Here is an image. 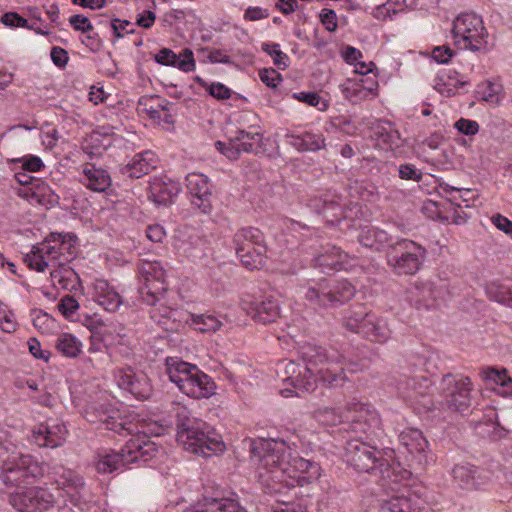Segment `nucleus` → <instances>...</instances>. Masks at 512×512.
<instances>
[{
  "instance_id": "a878e982",
  "label": "nucleus",
  "mask_w": 512,
  "mask_h": 512,
  "mask_svg": "<svg viewBox=\"0 0 512 512\" xmlns=\"http://www.w3.org/2000/svg\"><path fill=\"white\" fill-rule=\"evenodd\" d=\"M95 301L107 311H116L122 304V297L106 280L98 279L94 283Z\"/></svg>"
},
{
  "instance_id": "864d4df0",
  "label": "nucleus",
  "mask_w": 512,
  "mask_h": 512,
  "mask_svg": "<svg viewBox=\"0 0 512 512\" xmlns=\"http://www.w3.org/2000/svg\"><path fill=\"white\" fill-rule=\"evenodd\" d=\"M234 136L235 140H237L239 143L248 142L253 144V151L260 145L263 139L262 134L258 132H248L241 129L237 130Z\"/></svg>"
},
{
  "instance_id": "dca6fc26",
  "label": "nucleus",
  "mask_w": 512,
  "mask_h": 512,
  "mask_svg": "<svg viewBox=\"0 0 512 512\" xmlns=\"http://www.w3.org/2000/svg\"><path fill=\"white\" fill-rule=\"evenodd\" d=\"M67 429L64 424L41 423L32 431V440L39 447L57 448L66 439Z\"/></svg>"
},
{
  "instance_id": "680f3d73",
  "label": "nucleus",
  "mask_w": 512,
  "mask_h": 512,
  "mask_svg": "<svg viewBox=\"0 0 512 512\" xmlns=\"http://www.w3.org/2000/svg\"><path fill=\"white\" fill-rule=\"evenodd\" d=\"M51 60L59 68H64L69 60L68 53L65 49L55 46L51 49Z\"/></svg>"
},
{
  "instance_id": "f03ea898",
  "label": "nucleus",
  "mask_w": 512,
  "mask_h": 512,
  "mask_svg": "<svg viewBox=\"0 0 512 512\" xmlns=\"http://www.w3.org/2000/svg\"><path fill=\"white\" fill-rule=\"evenodd\" d=\"M304 364L294 361L283 362V382L295 389V394L313 391L316 387L317 376L329 388L344 386L348 381L346 368L349 372L357 371V364L346 362L343 354L336 350L328 351L318 346H307L301 352Z\"/></svg>"
},
{
  "instance_id": "412c9836",
  "label": "nucleus",
  "mask_w": 512,
  "mask_h": 512,
  "mask_svg": "<svg viewBox=\"0 0 512 512\" xmlns=\"http://www.w3.org/2000/svg\"><path fill=\"white\" fill-rule=\"evenodd\" d=\"M180 192V185L167 177L154 178L150 182V198L158 205H168Z\"/></svg>"
},
{
  "instance_id": "5701e85b",
  "label": "nucleus",
  "mask_w": 512,
  "mask_h": 512,
  "mask_svg": "<svg viewBox=\"0 0 512 512\" xmlns=\"http://www.w3.org/2000/svg\"><path fill=\"white\" fill-rule=\"evenodd\" d=\"M80 182L92 191L105 192L111 186L112 180L105 169L87 163L83 167Z\"/></svg>"
},
{
  "instance_id": "4be33fe9",
  "label": "nucleus",
  "mask_w": 512,
  "mask_h": 512,
  "mask_svg": "<svg viewBox=\"0 0 512 512\" xmlns=\"http://www.w3.org/2000/svg\"><path fill=\"white\" fill-rule=\"evenodd\" d=\"M161 65L177 67L183 72H191L195 69V60L192 50L185 48L177 55L169 48H162L154 57Z\"/></svg>"
},
{
  "instance_id": "f8f14e48",
  "label": "nucleus",
  "mask_w": 512,
  "mask_h": 512,
  "mask_svg": "<svg viewBox=\"0 0 512 512\" xmlns=\"http://www.w3.org/2000/svg\"><path fill=\"white\" fill-rule=\"evenodd\" d=\"M138 273L143 281L139 287V294L143 302L156 304L163 299L167 284L165 271L158 261L143 260L138 265Z\"/></svg>"
},
{
  "instance_id": "a18cd8bd",
  "label": "nucleus",
  "mask_w": 512,
  "mask_h": 512,
  "mask_svg": "<svg viewBox=\"0 0 512 512\" xmlns=\"http://www.w3.org/2000/svg\"><path fill=\"white\" fill-rule=\"evenodd\" d=\"M262 50L273 59L274 65L279 69L285 70L289 66V57L279 49V44L263 43Z\"/></svg>"
},
{
  "instance_id": "39448f33",
  "label": "nucleus",
  "mask_w": 512,
  "mask_h": 512,
  "mask_svg": "<svg viewBox=\"0 0 512 512\" xmlns=\"http://www.w3.org/2000/svg\"><path fill=\"white\" fill-rule=\"evenodd\" d=\"M308 306L314 310L337 308L349 302L355 295V287L345 279H320L300 286Z\"/></svg>"
},
{
  "instance_id": "aec40b11",
  "label": "nucleus",
  "mask_w": 512,
  "mask_h": 512,
  "mask_svg": "<svg viewBox=\"0 0 512 512\" xmlns=\"http://www.w3.org/2000/svg\"><path fill=\"white\" fill-rule=\"evenodd\" d=\"M55 247L56 243H54V239L50 234L44 242L32 247L31 252L26 254L24 261L30 268L43 272L50 266Z\"/></svg>"
},
{
  "instance_id": "3c124183",
  "label": "nucleus",
  "mask_w": 512,
  "mask_h": 512,
  "mask_svg": "<svg viewBox=\"0 0 512 512\" xmlns=\"http://www.w3.org/2000/svg\"><path fill=\"white\" fill-rule=\"evenodd\" d=\"M398 175L403 180L419 182L422 179V172L414 164H401L398 168Z\"/></svg>"
},
{
  "instance_id": "f257e3e1",
  "label": "nucleus",
  "mask_w": 512,
  "mask_h": 512,
  "mask_svg": "<svg viewBox=\"0 0 512 512\" xmlns=\"http://www.w3.org/2000/svg\"><path fill=\"white\" fill-rule=\"evenodd\" d=\"M251 454L259 462V477L269 494H282L296 484L304 486L320 475L316 462L300 457L284 440L254 441Z\"/></svg>"
},
{
  "instance_id": "338daca9",
  "label": "nucleus",
  "mask_w": 512,
  "mask_h": 512,
  "mask_svg": "<svg viewBox=\"0 0 512 512\" xmlns=\"http://www.w3.org/2000/svg\"><path fill=\"white\" fill-rule=\"evenodd\" d=\"M491 222L502 232L512 237V221L507 217L496 214L491 218Z\"/></svg>"
},
{
  "instance_id": "9d476101",
  "label": "nucleus",
  "mask_w": 512,
  "mask_h": 512,
  "mask_svg": "<svg viewBox=\"0 0 512 512\" xmlns=\"http://www.w3.org/2000/svg\"><path fill=\"white\" fill-rule=\"evenodd\" d=\"M345 461L358 472L373 473L377 470L383 478H390L388 462L376 447L361 441L351 439L345 446Z\"/></svg>"
},
{
  "instance_id": "7ed1b4c3",
  "label": "nucleus",
  "mask_w": 512,
  "mask_h": 512,
  "mask_svg": "<svg viewBox=\"0 0 512 512\" xmlns=\"http://www.w3.org/2000/svg\"><path fill=\"white\" fill-rule=\"evenodd\" d=\"M174 411L177 442L185 450L203 457H209L224 451L225 445L219 439V436L214 432L204 431L205 423L192 417L186 407L177 405Z\"/></svg>"
},
{
  "instance_id": "423d86ee",
  "label": "nucleus",
  "mask_w": 512,
  "mask_h": 512,
  "mask_svg": "<svg viewBox=\"0 0 512 512\" xmlns=\"http://www.w3.org/2000/svg\"><path fill=\"white\" fill-rule=\"evenodd\" d=\"M45 474V466L31 455H18L3 461L0 470V481L8 489L25 488Z\"/></svg>"
},
{
  "instance_id": "473e14b6",
  "label": "nucleus",
  "mask_w": 512,
  "mask_h": 512,
  "mask_svg": "<svg viewBox=\"0 0 512 512\" xmlns=\"http://www.w3.org/2000/svg\"><path fill=\"white\" fill-rule=\"evenodd\" d=\"M288 143L300 152L318 151L325 146L321 135L305 133L303 135L287 134Z\"/></svg>"
},
{
  "instance_id": "4d7b16f0",
  "label": "nucleus",
  "mask_w": 512,
  "mask_h": 512,
  "mask_svg": "<svg viewBox=\"0 0 512 512\" xmlns=\"http://www.w3.org/2000/svg\"><path fill=\"white\" fill-rule=\"evenodd\" d=\"M2 23L9 27L28 28V22L16 12H8L2 16Z\"/></svg>"
},
{
  "instance_id": "69168bd1",
  "label": "nucleus",
  "mask_w": 512,
  "mask_h": 512,
  "mask_svg": "<svg viewBox=\"0 0 512 512\" xmlns=\"http://www.w3.org/2000/svg\"><path fill=\"white\" fill-rule=\"evenodd\" d=\"M29 352L37 359H42L44 361L49 360V351L42 350L40 342L36 338H30L28 341Z\"/></svg>"
},
{
  "instance_id": "774afa93",
  "label": "nucleus",
  "mask_w": 512,
  "mask_h": 512,
  "mask_svg": "<svg viewBox=\"0 0 512 512\" xmlns=\"http://www.w3.org/2000/svg\"><path fill=\"white\" fill-rule=\"evenodd\" d=\"M147 238L155 243H160L166 236L165 229L159 224L149 225L146 230Z\"/></svg>"
},
{
  "instance_id": "e2e57ef3",
  "label": "nucleus",
  "mask_w": 512,
  "mask_h": 512,
  "mask_svg": "<svg viewBox=\"0 0 512 512\" xmlns=\"http://www.w3.org/2000/svg\"><path fill=\"white\" fill-rule=\"evenodd\" d=\"M58 308L64 315L68 316L79 308V304L73 296L67 295L61 299Z\"/></svg>"
},
{
  "instance_id": "2eb2a0df",
  "label": "nucleus",
  "mask_w": 512,
  "mask_h": 512,
  "mask_svg": "<svg viewBox=\"0 0 512 512\" xmlns=\"http://www.w3.org/2000/svg\"><path fill=\"white\" fill-rule=\"evenodd\" d=\"M117 385L134 395L137 399H148L152 393L150 380L144 374L137 375L131 369H118L115 372Z\"/></svg>"
},
{
  "instance_id": "9b49d317",
  "label": "nucleus",
  "mask_w": 512,
  "mask_h": 512,
  "mask_svg": "<svg viewBox=\"0 0 512 512\" xmlns=\"http://www.w3.org/2000/svg\"><path fill=\"white\" fill-rule=\"evenodd\" d=\"M471 381L468 377H456L452 374L443 376L440 383V399L438 404L441 409L449 412H464L471 405Z\"/></svg>"
},
{
  "instance_id": "c9c22d12",
  "label": "nucleus",
  "mask_w": 512,
  "mask_h": 512,
  "mask_svg": "<svg viewBox=\"0 0 512 512\" xmlns=\"http://www.w3.org/2000/svg\"><path fill=\"white\" fill-rule=\"evenodd\" d=\"M347 258L348 254L346 252L334 246L331 253L320 255L317 257L316 262L324 271L341 270L344 268Z\"/></svg>"
},
{
  "instance_id": "bb28decb",
  "label": "nucleus",
  "mask_w": 512,
  "mask_h": 512,
  "mask_svg": "<svg viewBox=\"0 0 512 512\" xmlns=\"http://www.w3.org/2000/svg\"><path fill=\"white\" fill-rule=\"evenodd\" d=\"M358 334H361L363 337L371 341L380 343L387 341L390 337V331L385 321L378 318L373 313H371V315L363 322L362 326H360Z\"/></svg>"
},
{
  "instance_id": "20e7f679",
  "label": "nucleus",
  "mask_w": 512,
  "mask_h": 512,
  "mask_svg": "<svg viewBox=\"0 0 512 512\" xmlns=\"http://www.w3.org/2000/svg\"><path fill=\"white\" fill-rule=\"evenodd\" d=\"M158 453L159 446L154 441L146 434H138L119 451L99 456L95 468L99 473H112L133 463H146Z\"/></svg>"
},
{
  "instance_id": "bf43d9fd",
  "label": "nucleus",
  "mask_w": 512,
  "mask_h": 512,
  "mask_svg": "<svg viewBox=\"0 0 512 512\" xmlns=\"http://www.w3.org/2000/svg\"><path fill=\"white\" fill-rule=\"evenodd\" d=\"M488 293L498 302H505L512 297L511 290L503 285L491 284L488 288Z\"/></svg>"
},
{
  "instance_id": "6ab92c4d",
  "label": "nucleus",
  "mask_w": 512,
  "mask_h": 512,
  "mask_svg": "<svg viewBox=\"0 0 512 512\" xmlns=\"http://www.w3.org/2000/svg\"><path fill=\"white\" fill-rule=\"evenodd\" d=\"M184 512H246V510L234 499L204 494L195 506Z\"/></svg>"
},
{
  "instance_id": "7c9ffc66",
  "label": "nucleus",
  "mask_w": 512,
  "mask_h": 512,
  "mask_svg": "<svg viewBox=\"0 0 512 512\" xmlns=\"http://www.w3.org/2000/svg\"><path fill=\"white\" fill-rule=\"evenodd\" d=\"M161 301L162 299L159 302H156V304H150L152 306L149 311L150 317L164 330H174L177 328L175 316L178 312L169 306H166Z\"/></svg>"
},
{
  "instance_id": "79ce46f5",
  "label": "nucleus",
  "mask_w": 512,
  "mask_h": 512,
  "mask_svg": "<svg viewBox=\"0 0 512 512\" xmlns=\"http://www.w3.org/2000/svg\"><path fill=\"white\" fill-rule=\"evenodd\" d=\"M313 417L322 425L335 426L343 421V415L335 408L320 407L313 413Z\"/></svg>"
},
{
  "instance_id": "393cba45",
  "label": "nucleus",
  "mask_w": 512,
  "mask_h": 512,
  "mask_svg": "<svg viewBox=\"0 0 512 512\" xmlns=\"http://www.w3.org/2000/svg\"><path fill=\"white\" fill-rule=\"evenodd\" d=\"M372 137L376 141L377 146L386 151H394L402 145L400 133L390 122L377 124L373 128Z\"/></svg>"
},
{
  "instance_id": "4c0bfd02",
  "label": "nucleus",
  "mask_w": 512,
  "mask_h": 512,
  "mask_svg": "<svg viewBox=\"0 0 512 512\" xmlns=\"http://www.w3.org/2000/svg\"><path fill=\"white\" fill-rule=\"evenodd\" d=\"M381 508L383 512H416L418 509L412 499L405 495L392 496L383 501Z\"/></svg>"
},
{
  "instance_id": "f3484780",
  "label": "nucleus",
  "mask_w": 512,
  "mask_h": 512,
  "mask_svg": "<svg viewBox=\"0 0 512 512\" xmlns=\"http://www.w3.org/2000/svg\"><path fill=\"white\" fill-rule=\"evenodd\" d=\"M248 314L256 323L262 325L274 323L281 316L279 301L273 296L255 300L250 304Z\"/></svg>"
},
{
  "instance_id": "4468645a",
  "label": "nucleus",
  "mask_w": 512,
  "mask_h": 512,
  "mask_svg": "<svg viewBox=\"0 0 512 512\" xmlns=\"http://www.w3.org/2000/svg\"><path fill=\"white\" fill-rule=\"evenodd\" d=\"M186 187L191 196V204L202 213H209L212 209V184L209 178L202 173H189L186 176Z\"/></svg>"
},
{
  "instance_id": "6e6d98bb",
  "label": "nucleus",
  "mask_w": 512,
  "mask_h": 512,
  "mask_svg": "<svg viewBox=\"0 0 512 512\" xmlns=\"http://www.w3.org/2000/svg\"><path fill=\"white\" fill-rule=\"evenodd\" d=\"M259 77L268 87L275 88L282 80L281 74L275 69H263L259 71Z\"/></svg>"
},
{
  "instance_id": "49530a36",
  "label": "nucleus",
  "mask_w": 512,
  "mask_h": 512,
  "mask_svg": "<svg viewBox=\"0 0 512 512\" xmlns=\"http://www.w3.org/2000/svg\"><path fill=\"white\" fill-rule=\"evenodd\" d=\"M242 152H253V144L248 142L239 143L235 140V136L230 137L224 155L230 160H237Z\"/></svg>"
},
{
  "instance_id": "052dcab7",
  "label": "nucleus",
  "mask_w": 512,
  "mask_h": 512,
  "mask_svg": "<svg viewBox=\"0 0 512 512\" xmlns=\"http://www.w3.org/2000/svg\"><path fill=\"white\" fill-rule=\"evenodd\" d=\"M453 56V51L448 46H437L432 50V58L440 64H446Z\"/></svg>"
},
{
  "instance_id": "6e6552de",
  "label": "nucleus",
  "mask_w": 512,
  "mask_h": 512,
  "mask_svg": "<svg viewBox=\"0 0 512 512\" xmlns=\"http://www.w3.org/2000/svg\"><path fill=\"white\" fill-rule=\"evenodd\" d=\"M452 34L455 45L473 52L488 51V32L483 20L475 13L460 14L453 21Z\"/></svg>"
},
{
  "instance_id": "ddd939ff",
  "label": "nucleus",
  "mask_w": 512,
  "mask_h": 512,
  "mask_svg": "<svg viewBox=\"0 0 512 512\" xmlns=\"http://www.w3.org/2000/svg\"><path fill=\"white\" fill-rule=\"evenodd\" d=\"M9 503L20 512H42L53 506L55 497L46 488H22L9 494Z\"/></svg>"
},
{
  "instance_id": "c03bdc74",
  "label": "nucleus",
  "mask_w": 512,
  "mask_h": 512,
  "mask_svg": "<svg viewBox=\"0 0 512 512\" xmlns=\"http://www.w3.org/2000/svg\"><path fill=\"white\" fill-rule=\"evenodd\" d=\"M76 277L77 275L74 270L67 267L66 264L57 265V268L51 271V279L53 283L58 284L64 289H67Z\"/></svg>"
},
{
  "instance_id": "72a5a7b5",
  "label": "nucleus",
  "mask_w": 512,
  "mask_h": 512,
  "mask_svg": "<svg viewBox=\"0 0 512 512\" xmlns=\"http://www.w3.org/2000/svg\"><path fill=\"white\" fill-rule=\"evenodd\" d=\"M399 441L410 454H422L425 452L428 445L422 432L414 428L402 431L399 435Z\"/></svg>"
},
{
  "instance_id": "ea45409f",
  "label": "nucleus",
  "mask_w": 512,
  "mask_h": 512,
  "mask_svg": "<svg viewBox=\"0 0 512 512\" xmlns=\"http://www.w3.org/2000/svg\"><path fill=\"white\" fill-rule=\"evenodd\" d=\"M54 243L57 244V249L62 252L61 265L69 263L75 257V240L76 237L69 236L66 239L65 235L60 233H51Z\"/></svg>"
},
{
  "instance_id": "58836bf2",
  "label": "nucleus",
  "mask_w": 512,
  "mask_h": 512,
  "mask_svg": "<svg viewBox=\"0 0 512 512\" xmlns=\"http://www.w3.org/2000/svg\"><path fill=\"white\" fill-rule=\"evenodd\" d=\"M370 315L371 313L367 312L362 305H357L343 317V325L347 330L358 333L360 326Z\"/></svg>"
},
{
  "instance_id": "b1692460",
  "label": "nucleus",
  "mask_w": 512,
  "mask_h": 512,
  "mask_svg": "<svg viewBox=\"0 0 512 512\" xmlns=\"http://www.w3.org/2000/svg\"><path fill=\"white\" fill-rule=\"evenodd\" d=\"M157 160L151 151L136 154L133 159L123 167L120 172L129 178H140L156 168Z\"/></svg>"
},
{
  "instance_id": "1a4fd4ad",
  "label": "nucleus",
  "mask_w": 512,
  "mask_h": 512,
  "mask_svg": "<svg viewBox=\"0 0 512 512\" xmlns=\"http://www.w3.org/2000/svg\"><path fill=\"white\" fill-rule=\"evenodd\" d=\"M387 264L398 275H414L421 268L426 249L409 239H400L389 245Z\"/></svg>"
},
{
  "instance_id": "09e8293b",
  "label": "nucleus",
  "mask_w": 512,
  "mask_h": 512,
  "mask_svg": "<svg viewBox=\"0 0 512 512\" xmlns=\"http://www.w3.org/2000/svg\"><path fill=\"white\" fill-rule=\"evenodd\" d=\"M33 325L42 334H50L56 327V322L48 313L39 310L35 311Z\"/></svg>"
},
{
  "instance_id": "0eeeda50",
  "label": "nucleus",
  "mask_w": 512,
  "mask_h": 512,
  "mask_svg": "<svg viewBox=\"0 0 512 512\" xmlns=\"http://www.w3.org/2000/svg\"><path fill=\"white\" fill-rule=\"evenodd\" d=\"M236 255L249 270L265 265L267 246L262 231L256 227H243L233 237Z\"/></svg>"
},
{
  "instance_id": "cd10ccee",
  "label": "nucleus",
  "mask_w": 512,
  "mask_h": 512,
  "mask_svg": "<svg viewBox=\"0 0 512 512\" xmlns=\"http://www.w3.org/2000/svg\"><path fill=\"white\" fill-rule=\"evenodd\" d=\"M166 370L169 379L178 386L180 391L187 380L192 377L193 371H196L195 365L172 357L166 360Z\"/></svg>"
},
{
  "instance_id": "a211bd4d",
  "label": "nucleus",
  "mask_w": 512,
  "mask_h": 512,
  "mask_svg": "<svg viewBox=\"0 0 512 512\" xmlns=\"http://www.w3.org/2000/svg\"><path fill=\"white\" fill-rule=\"evenodd\" d=\"M192 377H190L181 391L194 399L209 398L215 393L216 385L212 378L202 372L196 365Z\"/></svg>"
},
{
  "instance_id": "37998d69",
  "label": "nucleus",
  "mask_w": 512,
  "mask_h": 512,
  "mask_svg": "<svg viewBox=\"0 0 512 512\" xmlns=\"http://www.w3.org/2000/svg\"><path fill=\"white\" fill-rule=\"evenodd\" d=\"M192 323L200 332H216L222 326V322L214 315H192Z\"/></svg>"
},
{
  "instance_id": "5fc2aeb1",
  "label": "nucleus",
  "mask_w": 512,
  "mask_h": 512,
  "mask_svg": "<svg viewBox=\"0 0 512 512\" xmlns=\"http://www.w3.org/2000/svg\"><path fill=\"white\" fill-rule=\"evenodd\" d=\"M69 23L74 30L80 31L82 33H88L93 30V26L90 20L82 14H76L71 16L69 18Z\"/></svg>"
},
{
  "instance_id": "13d9d810",
  "label": "nucleus",
  "mask_w": 512,
  "mask_h": 512,
  "mask_svg": "<svg viewBox=\"0 0 512 512\" xmlns=\"http://www.w3.org/2000/svg\"><path fill=\"white\" fill-rule=\"evenodd\" d=\"M455 128L465 135H474L478 132L479 125L476 121L461 118L455 123Z\"/></svg>"
},
{
  "instance_id": "c85d7f7f",
  "label": "nucleus",
  "mask_w": 512,
  "mask_h": 512,
  "mask_svg": "<svg viewBox=\"0 0 512 512\" xmlns=\"http://www.w3.org/2000/svg\"><path fill=\"white\" fill-rule=\"evenodd\" d=\"M358 241L361 245L367 248L380 251L385 247H389L392 243L391 237L384 230L373 226L363 227L358 235Z\"/></svg>"
},
{
  "instance_id": "a19ab883",
  "label": "nucleus",
  "mask_w": 512,
  "mask_h": 512,
  "mask_svg": "<svg viewBox=\"0 0 512 512\" xmlns=\"http://www.w3.org/2000/svg\"><path fill=\"white\" fill-rule=\"evenodd\" d=\"M56 348L63 355L74 358L81 352V343L72 334L65 333L59 336Z\"/></svg>"
},
{
  "instance_id": "de8ad7c7",
  "label": "nucleus",
  "mask_w": 512,
  "mask_h": 512,
  "mask_svg": "<svg viewBox=\"0 0 512 512\" xmlns=\"http://www.w3.org/2000/svg\"><path fill=\"white\" fill-rule=\"evenodd\" d=\"M33 197L42 205L54 206L59 202V196L46 184L38 185L32 193Z\"/></svg>"
},
{
  "instance_id": "2f4dec72",
  "label": "nucleus",
  "mask_w": 512,
  "mask_h": 512,
  "mask_svg": "<svg viewBox=\"0 0 512 512\" xmlns=\"http://www.w3.org/2000/svg\"><path fill=\"white\" fill-rule=\"evenodd\" d=\"M399 389L406 398L417 400L424 397L431 386V381L424 376L409 377L399 384Z\"/></svg>"
},
{
  "instance_id": "0e129e2a",
  "label": "nucleus",
  "mask_w": 512,
  "mask_h": 512,
  "mask_svg": "<svg viewBox=\"0 0 512 512\" xmlns=\"http://www.w3.org/2000/svg\"><path fill=\"white\" fill-rule=\"evenodd\" d=\"M208 91L211 96L219 100H225L231 96V90L222 83H212Z\"/></svg>"
},
{
  "instance_id": "e433bc0d",
  "label": "nucleus",
  "mask_w": 512,
  "mask_h": 512,
  "mask_svg": "<svg viewBox=\"0 0 512 512\" xmlns=\"http://www.w3.org/2000/svg\"><path fill=\"white\" fill-rule=\"evenodd\" d=\"M99 421L104 429L114 431L119 435H130L137 429L135 424L125 421L118 413L104 416Z\"/></svg>"
},
{
  "instance_id": "603ef678",
  "label": "nucleus",
  "mask_w": 512,
  "mask_h": 512,
  "mask_svg": "<svg viewBox=\"0 0 512 512\" xmlns=\"http://www.w3.org/2000/svg\"><path fill=\"white\" fill-rule=\"evenodd\" d=\"M320 22L325 27V29L329 32L336 31L338 27L337 23V14L334 10L324 8L321 10L319 14Z\"/></svg>"
},
{
  "instance_id": "f704fd0d",
  "label": "nucleus",
  "mask_w": 512,
  "mask_h": 512,
  "mask_svg": "<svg viewBox=\"0 0 512 512\" xmlns=\"http://www.w3.org/2000/svg\"><path fill=\"white\" fill-rule=\"evenodd\" d=\"M454 480L460 487L468 490L476 489L478 483L476 481L477 468L471 464H458L453 468Z\"/></svg>"
},
{
  "instance_id": "c756f323",
  "label": "nucleus",
  "mask_w": 512,
  "mask_h": 512,
  "mask_svg": "<svg viewBox=\"0 0 512 512\" xmlns=\"http://www.w3.org/2000/svg\"><path fill=\"white\" fill-rule=\"evenodd\" d=\"M49 474L53 476L56 484L61 489L77 490L84 486V480L75 471L65 468L61 465L52 466L49 470Z\"/></svg>"
},
{
  "instance_id": "8fccbe9b",
  "label": "nucleus",
  "mask_w": 512,
  "mask_h": 512,
  "mask_svg": "<svg viewBox=\"0 0 512 512\" xmlns=\"http://www.w3.org/2000/svg\"><path fill=\"white\" fill-rule=\"evenodd\" d=\"M444 285H436L434 282L428 281L422 285L421 295L424 299H432L434 301L443 299L446 294Z\"/></svg>"
}]
</instances>
